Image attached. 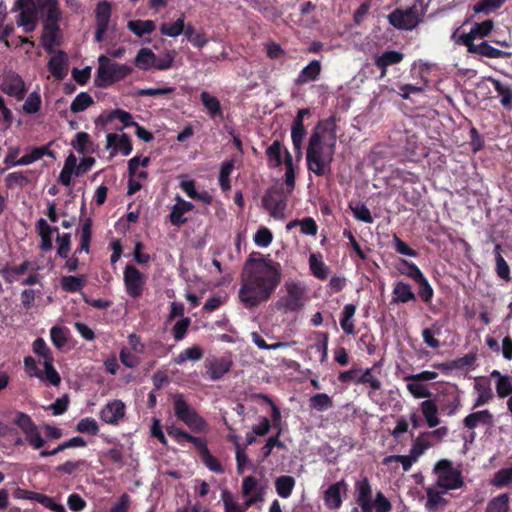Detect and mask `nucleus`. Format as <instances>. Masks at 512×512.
<instances>
[{"instance_id": "obj_61", "label": "nucleus", "mask_w": 512, "mask_h": 512, "mask_svg": "<svg viewBox=\"0 0 512 512\" xmlns=\"http://www.w3.org/2000/svg\"><path fill=\"white\" fill-rule=\"evenodd\" d=\"M34 501L51 511L66 512V509L62 504L56 503L52 497H49L45 494L36 492Z\"/></svg>"}, {"instance_id": "obj_11", "label": "nucleus", "mask_w": 512, "mask_h": 512, "mask_svg": "<svg viewBox=\"0 0 512 512\" xmlns=\"http://www.w3.org/2000/svg\"><path fill=\"white\" fill-rule=\"evenodd\" d=\"M112 13L111 4L106 1H100L96 5L95 9V21H96V31L94 35V40L97 43H101L104 41L105 33L108 30L110 19Z\"/></svg>"}, {"instance_id": "obj_40", "label": "nucleus", "mask_w": 512, "mask_h": 512, "mask_svg": "<svg viewBox=\"0 0 512 512\" xmlns=\"http://www.w3.org/2000/svg\"><path fill=\"white\" fill-rule=\"evenodd\" d=\"M127 28L138 37H143L146 34H151L155 28L153 20H130L127 23Z\"/></svg>"}, {"instance_id": "obj_7", "label": "nucleus", "mask_w": 512, "mask_h": 512, "mask_svg": "<svg viewBox=\"0 0 512 512\" xmlns=\"http://www.w3.org/2000/svg\"><path fill=\"white\" fill-rule=\"evenodd\" d=\"M438 480L439 487L445 490L458 489L464 485L461 471L455 469L449 460H440L434 468Z\"/></svg>"}, {"instance_id": "obj_16", "label": "nucleus", "mask_w": 512, "mask_h": 512, "mask_svg": "<svg viewBox=\"0 0 512 512\" xmlns=\"http://www.w3.org/2000/svg\"><path fill=\"white\" fill-rule=\"evenodd\" d=\"M262 204L264 209L275 218L282 216L286 208V200L278 191L266 192L262 198Z\"/></svg>"}, {"instance_id": "obj_19", "label": "nucleus", "mask_w": 512, "mask_h": 512, "mask_svg": "<svg viewBox=\"0 0 512 512\" xmlns=\"http://www.w3.org/2000/svg\"><path fill=\"white\" fill-rule=\"evenodd\" d=\"M466 40L470 41L468 38ZM465 46L469 53L478 54L487 58H508L512 55L510 52L492 47L487 41H483L480 44L469 42Z\"/></svg>"}, {"instance_id": "obj_36", "label": "nucleus", "mask_w": 512, "mask_h": 512, "mask_svg": "<svg viewBox=\"0 0 512 512\" xmlns=\"http://www.w3.org/2000/svg\"><path fill=\"white\" fill-rule=\"evenodd\" d=\"M321 254L312 253L309 256V267L312 275L319 280H325L329 274V267L322 261Z\"/></svg>"}, {"instance_id": "obj_17", "label": "nucleus", "mask_w": 512, "mask_h": 512, "mask_svg": "<svg viewBox=\"0 0 512 512\" xmlns=\"http://www.w3.org/2000/svg\"><path fill=\"white\" fill-rule=\"evenodd\" d=\"M231 367L232 361L225 357L207 359L205 362L206 372L213 381L220 380Z\"/></svg>"}, {"instance_id": "obj_27", "label": "nucleus", "mask_w": 512, "mask_h": 512, "mask_svg": "<svg viewBox=\"0 0 512 512\" xmlns=\"http://www.w3.org/2000/svg\"><path fill=\"white\" fill-rule=\"evenodd\" d=\"M113 119L120 120L125 127L134 126L137 123L133 120V117L129 112L121 109L113 110L109 114H101L95 122L96 125L105 126Z\"/></svg>"}, {"instance_id": "obj_48", "label": "nucleus", "mask_w": 512, "mask_h": 512, "mask_svg": "<svg viewBox=\"0 0 512 512\" xmlns=\"http://www.w3.org/2000/svg\"><path fill=\"white\" fill-rule=\"evenodd\" d=\"M309 407L318 412H324L333 407V401L328 394L318 393L310 397Z\"/></svg>"}, {"instance_id": "obj_45", "label": "nucleus", "mask_w": 512, "mask_h": 512, "mask_svg": "<svg viewBox=\"0 0 512 512\" xmlns=\"http://www.w3.org/2000/svg\"><path fill=\"white\" fill-rule=\"evenodd\" d=\"M421 411L429 427H435L439 424L438 408L432 400L423 401Z\"/></svg>"}, {"instance_id": "obj_54", "label": "nucleus", "mask_w": 512, "mask_h": 512, "mask_svg": "<svg viewBox=\"0 0 512 512\" xmlns=\"http://www.w3.org/2000/svg\"><path fill=\"white\" fill-rule=\"evenodd\" d=\"M486 512H509L508 494L503 493L491 499L487 504Z\"/></svg>"}, {"instance_id": "obj_25", "label": "nucleus", "mask_w": 512, "mask_h": 512, "mask_svg": "<svg viewBox=\"0 0 512 512\" xmlns=\"http://www.w3.org/2000/svg\"><path fill=\"white\" fill-rule=\"evenodd\" d=\"M36 231L41 238L40 249L44 252L51 251L53 248L52 235L58 233V227L50 226L44 218L36 222Z\"/></svg>"}, {"instance_id": "obj_52", "label": "nucleus", "mask_w": 512, "mask_h": 512, "mask_svg": "<svg viewBox=\"0 0 512 512\" xmlns=\"http://www.w3.org/2000/svg\"><path fill=\"white\" fill-rule=\"evenodd\" d=\"M433 294V288L424 274L418 269V297L425 303H429L433 298Z\"/></svg>"}, {"instance_id": "obj_28", "label": "nucleus", "mask_w": 512, "mask_h": 512, "mask_svg": "<svg viewBox=\"0 0 512 512\" xmlns=\"http://www.w3.org/2000/svg\"><path fill=\"white\" fill-rule=\"evenodd\" d=\"M403 54L394 50L385 51L375 58V66L381 69V76H385L387 67L402 61Z\"/></svg>"}, {"instance_id": "obj_1", "label": "nucleus", "mask_w": 512, "mask_h": 512, "mask_svg": "<svg viewBox=\"0 0 512 512\" xmlns=\"http://www.w3.org/2000/svg\"><path fill=\"white\" fill-rule=\"evenodd\" d=\"M280 263L265 257L250 255L241 274L238 297L246 309H253L267 302L281 283Z\"/></svg>"}, {"instance_id": "obj_39", "label": "nucleus", "mask_w": 512, "mask_h": 512, "mask_svg": "<svg viewBox=\"0 0 512 512\" xmlns=\"http://www.w3.org/2000/svg\"><path fill=\"white\" fill-rule=\"evenodd\" d=\"M488 80L493 84L495 91L501 96V105L504 108L512 107V87L510 85L503 84L498 79L489 77Z\"/></svg>"}, {"instance_id": "obj_32", "label": "nucleus", "mask_w": 512, "mask_h": 512, "mask_svg": "<svg viewBox=\"0 0 512 512\" xmlns=\"http://www.w3.org/2000/svg\"><path fill=\"white\" fill-rule=\"evenodd\" d=\"M415 295L412 291V288L409 284L399 281L394 284L393 292H392V302L393 303H407L410 300H414Z\"/></svg>"}, {"instance_id": "obj_46", "label": "nucleus", "mask_w": 512, "mask_h": 512, "mask_svg": "<svg viewBox=\"0 0 512 512\" xmlns=\"http://www.w3.org/2000/svg\"><path fill=\"white\" fill-rule=\"evenodd\" d=\"M203 355V349L198 345H193L179 353L178 356L174 359V362L177 365H182L187 360L196 362L201 360Z\"/></svg>"}, {"instance_id": "obj_8", "label": "nucleus", "mask_w": 512, "mask_h": 512, "mask_svg": "<svg viewBox=\"0 0 512 512\" xmlns=\"http://www.w3.org/2000/svg\"><path fill=\"white\" fill-rule=\"evenodd\" d=\"M126 293L134 299L142 296L146 284V276L135 266L127 264L123 272Z\"/></svg>"}, {"instance_id": "obj_56", "label": "nucleus", "mask_w": 512, "mask_h": 512, "mask_svg": "<svg viewBox=\"0 0 512 512\" xmlns=\"http://www.w3.org/2000/svg\"><path fill=\"white\" fill-rule=\"evenodd\" d=\"M68 331L65 326H53L50 329V338L56 348L61 349L67 344Z\"/></svg>"}, {"instance_id": "obj_5", "label": "nucleus", "mask_w": 512, "mask_h": 512, "mask_svg": "<svg viewBox=\"0 0 512 512\" xmlns=\"http://www.w3.org/2000/svg\"><path fill=\"white\" fill-rule=\"evenodd\" d=\"M286 294L278 299L276 307L285 313L300 311L307 300L306 287L299 281L285 283Z\"/></svg>"}, {"instance_id": "obj_64", "label": "nucleus", "mask_w": 512, "mask_h": 512, "mask_svg": "<svg viewBox=\"0 0 512 512\" xmlns=\"http://www.w3.org/2000/svg\"><path fill=\"white\" fill-rule=\"evenodd\" d=\"M5 186L12 189L15 186L23 187L28 184L29 179L23 172H12L5 177Z\"/></svg>"}, {"instance_id": "obj_50", "label": "nucleus", "mask_w": 512, "mask_h": 512, "mask_svg": "<svg viewBox=\"0 0 512 512\" xmlns=\"http://www.w3.org/2000/svg\"><path fill=\"white\" fill-rule=\"evenodd\" d=\"M492 376H497L496 392L500 398H505L512 394V382L509 376L501 375L499 371L492 372Z\"/></svg>"}, {"instance_id": "obj_9", "label": "nucleus", "mask_w": 512, "mask_h": 512, "mask_svg": "<svg viewBox=\"0 0 512 512\" xmlns=\"http://www.w3.org/2000/svg\"><path fill=\"white\" fill-rule=\"evenodd\" d=\"M0 89L4 94L15 98L17 101L23 100L27 92L24 80L13 71L4 75Z\"/></svg>"}, {"instance_id": "obj_12", "label": "nucleus", "mask_w": 512, "mask_h": 512, "mask_svg": "<svg viewBox=\"0 0 512 512\" xmlns=\"http://www.w3.org/2000/svg\"><path fill=\"white\" fill-rule=\"evenodd\" d=\"M170 437H172L179 445H184L185 442L192 443L199 452V457L209 451L206 440L201 437H195L182 428L171 425L166 428Z\"/></svg>"}, {"instance_id": "obj_18", "label": "nucleus", "mask_w": 512, "mask_h": 512, "mask_svg": "<svg viewBox=\"0 0 512 512\" xmlns=\"http://www.w3.org/2000/svg\"><path fill=\"white\" fill-rule=\"evenodd\" d=\"M448 434L447 427H440L434 431L421 432L418 435V457L428 448L439 443Z\"/></svg>"}, {"instance_id": "obj_43", "label": "nucleus", "mask_w": 512, "mask_h": 512, "mask_svg": "<svg viewBox=\"0 0 512 512\" xmlns=\"http://www.w3.org/2000/svg\"><path fill=\"white\" fill-rule=\"evenodd\" d=\"M155 53L149 48H141L135 58V65L141 70L154 68Z\"/></svg>"}, {"instance_id": "obj_38", "label": "nucleus", "mask_w": 512, "mask_h": 512, "mask_svg": "<svg viewBox=\"0 0 512 512\" xmlns=\"http://www.w3.org/2000/svg\"><path fill=\"white\" fill-rule=\"evenodd\" d=\"M86 284V276H63L60 279V286L63 291L68 293H76L83 289Z\"/></svg>"}, {"instance_id": "obj_60", "label": "nucleus", "mask_w": 512, "mask_h": 512, "mask_svg": "<svg viewBox=\"0 0 512 512\" xmlns=\"http://www.w3.org/2000/svg\"><path fill=\"white\" fill-rule=\"evenodd\" d=\"M54 358L43 361L44 372L43 380L45 379L53 386H58L61 383V377L53 366Z\"/></svg>"}, {"instance_id": "obj_49", "label": "nucleus", "mask_w": 512, "mask_h": 512, "mask_svg": "<svg viewBox=\"0 0 512 512\" xmlns=\"http://www.w3.org/2000/svg\"><path fill=\"white\" fill-rule=\"evenodd\" d=\"M185 28V16L184 14L181 15L180 18H178L173 23H163L160 26V32L162 35L169 36V37H177L181 35Z\"/></svg>"}, {"instance_id": "obj_62", "label": "nucleus", "mask_w": 512, "mask_h": 512, "mask_svg": "<svg viewBox=\"0 0 512 512\" xmlns=\"http://www.w3.org/2000/svg\"><path fill=\"white\" fill-rule=\"evenodd\" d=\"M350 209L353 212L354 217L367 224H372L374 219L371 215L370 210L363 203H357L355 206L349 205Z\"/></svg>"}, {"instance_id": "obj_20", "label": "nucleus", "mask_w": 512, "mask_h": 512, "mask_svg": "<svg viewBox=\"0 0 512 512\" xmlns=\"http://www.w3.org/2000/svg\"><path fill=\"white\" fill-rule=\"evenodd\" d=\"M125 415V405L121 400L107 403L100 411V418L107 424H117Z\"/></svg>"}, {"instance_id": "obj_22", "label": "nucleus", "mask_w": 512, "mask_h": 512, "mask_svg": "<svg viewBox=\"0 0 512 512\" xmlns=\"http://www.w3.org/2000/svg\"><path fill=\"white\" fill-rule=\"evenodd\" d=\"M358 384L367 385L369 387L368 397L373 402H379L377 399V391L381 390L382 383L376 376H374L372 368L362 369V372L357 379V385Z\"/></svg>"}, {"instance_id": "obj_15", "label": "nucleus", "mask_w": 512, "mask_h": 512, "mask_svg": "<svg viewBox=\"0 0 512 512\" xmlns=\"http://www.w3.org/2000/svg\"><path fill=\"white\" fill-rule=\"evenodd\" d=\"M355 491V500L361 512H373L372 487L367 477L356 481Z\"/></svg>"}, {"instance_id": "obj_24", "label": "nucleus", "mask_w": 512, "mask_h": 512, "mask_svg": "<svg viewBox=\"0 0 512 512\" xmlns=\"http://www.w3.org/2000/svg\"><path fill=\"white\" fill-rule=\"evenodd\" d=\"M107 148H112V156L120 151L124 156H128L132 152V143L127 134L117 135L110 133L106 137Z\"/></svg>"}, {"instance_id": "obj_23", "label": "nucleus", "mask_w": 512, "mask_h": 512, "mask_svg": "<svg viewBox=\"0 0 512 512\" xmlns=\"http://www.w3.org/2000/svg\"><path fill=\"white\" fill-rule=\"evenodd\" d=\"M176 204L172 207L169 214L170 222L173 226L180 227L187 222L184 214L193 210L194 205L191 202L185 201L180 196L177 197Z\"/></svg>"}, {"instance_id": "obj_21", "label": "nucleus", "mask_w": 512, "mask_h": 512, "mask_svg": "<svg viewBox=\"0 0 512 512\" xmlns=\"http://www.w3.org/2000/svg\"><path fill=\"white\" fill-rule=\"evenodd\" d=\"M493 28L494 22L491 19H487L480 23H474L469 33H464L460 36V42L463 45H467V43H469V41L466 40L467 38L470 42H474L477 38H485L492 32Z\"/></svg>"}, {"instance_id": "obj_3", "label": "nucleus", "mask_w": 512, "mask_h": 512, "mask_svg": "<svg viewBox=\"0 0 512 512\" xmlns=\"http://www.w3.org/2000/svg\"><path fill=\"white\" fill-rule=\"evenodd\" d=\"M98 69L94 78V85L98 88H107L130 75L132 67L112 61L105 55L98 58Z\"/></svg>"}, {"instance_id": "obj_55", "label": "nucleus", "mask_w": 512, "mask_h": 512, "mask_svg": "<svg viewBox=\"0 0 512 512\" xmlns=\"http://www.w3.org/2000/svg\"><path fill=\"white\" fill-rule=\"evenodd\" d=\"M92 104H94L93 98L87 92H81L72 101L70 110L73 113H79L86 110Z\"/></svg>"}, {"instance_id": "obj_6", "label": "nucleus", "mask_w": 512, "mask_h": 512, "mask_svg": "<svg viewBox=\"0 0 512 512\" xmlns=\"http://www.w3.org/2000/svg\"><path fill=\"white\" fill-rule=\"evenodd\" d=\"M13 422L21 429L25 436V441L34 450H39L45 446V439L42 437L38 426L28 414L24 412H17Z\"/></svg>"}, {"instance_id": "obj_35", "label": "nucleus", "mask_w": 512, "mask_h": 512, "mask_svg": "<svg viewBox=\"0 0 512 512\" xmlns=\"http://www.w3.org/2000/svg\"><path fill=\"white\" fill-rule=\"evenodd\" d=\"M267 165L269 168H278L284 163L282 157V143L280 140H275L266 149Z\"/></svg>"}, {"instance_id": "obj_10", "label": "nucleus", "mask_w": 512, "mask_h": 512, "mask_svg": "<svg viewBox=\"0 0 512 512\" xmlns=\"http://www.w3.org/2000/svg\"><path fill=\"white\" fill-rule=\"evenodd\" d=\"M311 111L309 108L299 109L296 117L294 118L291 126V140L297 157L302 156V144L307 135L304 126V118L309 116Z\"/></svg>"}, {"instance_id": "obj_29", "label": "nucleus", "mask_w": 512, "mask_h": 512, "mask_svg": "<svg viewBox=\"0 0 512 512\" xmlns=\"http://www.w3.org/2000/svg\"><path fill=\"white\" fill-rule=\"evenodd\" d=\"M493 421V415L489 410H481L477 412L470 413L467 415L463 424L468 429H474L479 425H491Z\"/></svg>"}, {"instance_id": "obj_13", "label": "nucleus", "mask_w": 512, "mask_h": 512, "mask_svg": "<svg viewBox=\"0 0 512 512\" xmlns=\"http://www.w3.org/2000/svg\"><path fill=\"white\" fill-rule=\"evenodd\" d=\"M387 18L389 23L397 29H413L416 27V6L395 9Z\"/></svg>"}, {"instance_id": "obj_37", "label": "nucleus", "mask_w": 512, "mask_h": 512, "mask_svg": "<svg viewBox=\"0 0 512 512\" xmlns=\"http://www.w3.org/2000/svg\"><path fill=\"white\" fill-rule=\"evenodd\" d=\"M413 461H416V441L412 442L409 455H389L384 458L383 463L385 465H390L393 462H400L403 470L408 471L411 468Z\"/></svg>"}, {"instance_id": "obj_63", "label": "nucleus", "mask_w": 512, "mask_h": 512, "mask_svg": "<svg viewBox=\"0 0 512 512\" xmlns=\"http://www.w3.org/2000/svg\"><path fill=\"white\" fill-rule=\"evenodd\" d=\"M76 430L80 433H88L94 436L98 434L99 426L94 418L85 417L77 423Z\"/></svg>"}, {"instance_id": "obj_14", "label": "nucleus", "mask_w": 512, "mask_h": 512, "mask_svg": "<svg viewBox=\"0 0 512 512\" xmlns=\"http://www.w3.org/2000/svg\"><path fill=\"white\" fill-rule=\"evenodd\" d=\"M348 484L344 479L331 484L323 495L324 504L329 510H338L343 503V494H346Z\"/></svg>"}, {"instance_id": "obj_31", "label": "nucleus", "mask_w": 512, "mask_h": 512, "mask_svg": "<svg viewBox=\"0 0 512 512\" xmlns=\"http://www.w3.org/2000/svg\"><path fill=\"white\" fill-rule=\"evenodd\" d=\"M86 445H87V442L85 441V439L83 437L75 436L67 441L62 442L53 450H42L39 453V456H40V458H47L50 456H54L66 449L76 448V447H85Z\"/></svg>"}, {"instance_id": "obj_2", "label": "nucleus", "mask_w": 512, "mask_h": 512, "mask_svg": "<svg viewBox=\"0 0 512 512\" xmlns=\"http://www.w3.org/2000/svg\"><path fill=\"white\" fill-rule=\"evenodd\" d=\"M336 148V129L332 118L315 126L306 151L307 168L316 176L330 174Z\"/></svg>"}, {"instance_id": "obj_42", "label": "nucleus", "mask_w": 512, "mask_h": 512, "mask_svg": "<svg viewBox=\"0 0 512 512\" xmlns=\"http://www.w3.org/2000/svg\"><path fill=\"white\" fill-rule=\"evenodd\" d=\"M296 481L294 477L289 475L279 476L275 481V489L281 498H288L291 496L295 487Z\"/></svg>"}, {"instance_id": "obj_33", "label": "nucleus", "mask_w": 512, "mask_h": 512, "mask_svg": "<svg viewBox=\"0 0 512 512\" xmlns=\"http://www.w3.org/2000/svg\"><path fill=\"white\" fill-rule=\"evenodd\" d=\"M200 100L204 107L207 109L209 116L212 119L215 118H223V111L221 109V104L218 98L210 95L208 92L203 91L200 94Z\"/></svg>"}, {"instance_id": "obj_58", "label": "nucleus", "mask_w": 512, "mask_h": 512, "mask_svg": "<svg viewBox=\"0 0 512 512\" xmlns=\"http://www.w3.org/2000/svg\"><path fill=\"white\" fill-rule=\"evenodd\" d=\"M505 2L506 0H480L473 6V11L475 13L489 14L501 8Z\"/></svg>"}, {"instance_id": "obj_30", "label": "nucleus", "mask_w": 512, "mask_h": 512, "mask_svg": "<svg viewBox=\"0 0 512 512\" xmlns=\"http://www.w3.org/2000/svg\"><path fill=\"white\" fill-rule=\"evenodd\" d=\"M67 61V54L59 50L48 61V70L57 79H62L65 76V64Z\"/></svg>"}, {"instance_id": "obj_44", "label": "nucleus", "mask_w": 512, "mask_h": 512, "mask_svg": "<svg viewBox=\"0 0 512 512\" xmlns=\"http://www.w3.org/2000/svg\"><path fill=\"white\" fill-rule=\"evenodd\" d=\"M502 247L500 244H496L494 247V253H495V261H496V274L499 278L509 281L511 279L510 276V267L503 258L502 254Z\"/></svg>"}, {"instance_id": "obj_51", "label": "nucleus", "mask_w": 512, "mask_h": 512, "mask_svg": "<svg viewBox=\"0 0 512 512\" xmlns=\"http://www.w3.org/2000/svg\"><path fill=\"white\" fill-rule=\"evenodd\" d=\"M72 146L78 153L85 155L91 151L93 142L88 133L78 132L72 141Z\"/></svg>"}, {"instance_id": "obj_26", "label": "nucleus", "mask_w": 512, "mask_h": 512, "mask_svg": "<svg viewBox=\"0 0 512 512\" xmlns=\"http://www.w3.org/2000/svg\"><path fill=\"white\" fill-rule=\"evenodd\" d=\"M321 73V63L319 60H312L305 66L295 79V84L298 86L304 85L311 81H316Z\"/></svg>"}, {"instance_id": "obj_4", "label": "nucleus", "mask_w": 512, "mask_h": 512, "mask_svg": "<svg viewBox=\"0 0 512 512\" xmlns=\"http://www.w3.org/2000/svg\"><path fill=\"white\" fill-rule=\"evenodd\" d=\"M173 410L176 418L183 422L191 431L203 433L208 429L206 420L185 400L184 395H173Z\"/></svg>"}, {"instance_id": "obj_57", "label": "nucleus", "mask_w": 512, "mask_h": 512, "mask_svg": "<svg viewBox=\"0 0 512 512\" xmlns=\"http://www.w3.org/2000/svg\"><path fill=\"white\" fill-rule=\"evenodd\" d=\"M92 237V220L91 218H87L81 227V240L80 247L76 250V252H89L90 242Z\"/></svg>"}, {"instance_id": "obj_41", "label": "nucleus", "mask_w": 512, "mask_h": 512, "mask_svg": "<svg viewBox=\"0 0 512 512\" xmlns=\"http://www.w3.org/2000/svg\"><path fill=\"white\" fill-rule=\"evenodd\" d=\"M356 312V306L354 304H346L342 310L340 318V326L346 334L355 333V325L353 323V317Z\"/></svg>"}, {"instance_id": "obj_59", "label": "nucleus", "mask_w": 512, "mask_h": 512, "mask_svg": "<svg viewBox=\"0 0 512 512\" xmlns=\"http://www.w3.org/2000/svg\"><path fill=\"white\" fill-rule=\"evenodd\" d=\"M190 325L191 319L189 317H182L173 325L171 333L176 342H179L185 338Z\"/></svg>"}, {"instance_id": "obj_47", "label": "nucleus", "mask_w": 512, "mask_h": 512, "mask_svg": "<svg viewBox=\"0 0 512 512\" xmlns=\"http://www.w3.org/2000/svg\"><path fill=\"white\" fill-rule=\"evenodd\" d=\"M284 165H285V184L288 188V192H292L295 187V169H294L293 157L287 149H284Z\"/></svg>"}, {"instance_id": "obj_53", "label": "nucleus", "mask_w": 512, "mask_h": 512, "mask_svg": "<svg viewBox=\"0 0 512 512\" xmlns=\"http://www.w3.org/2000/svg\"><path fill=\"white\" fill-rule=\"evenodd\" d=\"M234 169V160H227L222 163L219 173V185L221 189L226 192L230 190V175Z\"/></svg>"}, {"instance_id": "obj_34", "label": "nucleus", "mask_w": 512, "mask_h": 512, "mask_svg": "<svg viewBox=\"0 0 512 512\" xmlns=\"http://www.w3.org/2000/svg\"><path fill=\"white\" fill-rule=\"evenodd\" d=\"M60 28L59 25H43V34L41 36L42 46L48 53H53V47L58 45L57 37Z\"/></svg>"}]
</instances>
